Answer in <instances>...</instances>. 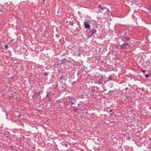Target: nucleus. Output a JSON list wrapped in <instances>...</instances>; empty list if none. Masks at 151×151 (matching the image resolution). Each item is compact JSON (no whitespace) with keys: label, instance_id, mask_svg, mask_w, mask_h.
Masks as SVG:
<instances>
[{"label":"nucleus","instance_id":"nucleus-25","mask_svg":"<svg viewBox=\"0 0 151 151\" xmlns=\"http://www.w3.org/2000/svg\"><path fill=\"white\" fill-rule=\"evenodd\" d=\"M65 146L66 147H67V146H68V145H67V144H65Z\"/></svg>","mask_w":151,"mask_h":151},{"label":"nucleus","instance_id":"nucleus-21","mask_svg":"<svg viewBox=\"0 0 151 151\" xmlns=\"http://www.w3.org/2000/svg\"><path fill=\"white\" fill-rule=\"evenodd\" d=\"M0 6H1L2 7H4V6L3 5H1L0 4Z\"/></svg>","mask_w":151,"mask_h":151},{"label":"nucleus","instance_id":"nucleus-5","mask_svg":"<svg viewBox=\"0 0 151 151\" xmlns=\"http://www.w3.org/2000/svg\"><path fill=\"white\" fill-rule=\"evenodd\" d=\"M83 23L85 29L89 28H90V26L89 24L87 23V22L84 21Z\"/></svg>","mask_w":151,"mask_h":151},{"label":"nucleus","instance_id":"nucleus-27","mask_svg":"<svg viewBox=\"0 0 151 151\" xmlns=\"http://www.w3.org/2000/svg\"><path fill=\"white\" fill-rule=\"evenodd\" d=\"M112 111V110H111V109L110 110V112H111Z\"/></svg>","mask_w":151,"mask_h":151},{"label":"nucleus","instance_id":"nucleus-34","mask_svg":"<svg viewBox=\"0 0 151 151\" xmlns=\"http://www.w3.org/2000/svg\"><path fill=\"white\" fill-rule=\"evenodd\" d=\"M78 106H79V104H78Z\"/></svg>","mask_w":151,"mask_h":151},{"label":"nucleus","instance_id":"nucleus-35","mask_svg":"<svg viewBox=\"0 0 151 151\" xmlns=\"http://www.w3.org/2000/svg\"><path fill=\"white\" fill-rule=\"evenodd\" d=\"M150 8H151V7H150Z\"/></svg>","mask_w":151,"mask_h":151},{"label":"nucleus","instance_id":"nucleus-19","mask_svg":"<svg viewBox=\"0 0 151 151\" xmlns=\"http://www.w3.org/2000/svg\"><path fill=\"white\" fill-rule=\"evenodd\" d=\"M44 75L45 76H47V73H45V74H44Z\"/></svg>","mask_w":151,"mask_h":151},{"label":"nucleus","instance_id":"nucleus-33","mask_svg":"<svg viewBox=\"0 0 151 151\" xmlns=\"http://www.w3.org/2000/svg\"><path fill=\"white\" fill-rule=\"evenodd\" d=\"M6 116H7V114H6Z\"/></svg>","mask_w":151,"mask_h":151},{"label":"nucleus","instance_id":"nucleus-1","mask_svg":"<svg viewBox=\"0 0 151 151\" xmlns=\"http://www.w3.org/2000/svg\"><path fill=\"white\" fill-rule=\"evenodd\" d=\"M131 39L130 37H126L125 36H124L121 39L122 41H123L124 43L121 45V47H124L125 46H130L129 44L127 42H130Z\"/></svg>","mask_w":151,"mask_h":151},{"label":"nucleus","instance_id":"nucleus-28","mask_svg":"<svg viewBox=\"0 0 151 151\" xmlns=\"http://www.w3.org/2000/svg\"><path fill=\"white\" fill-rule=\"evenodd\" d=\"M21 116V115H19L18 116V117H20V116Z\"/></svg>","mask_w":151,"mask_h":151},{"label":"nucleus","instance_id":"nucleus-29","mask_svg":"<svg viewBox=\"0 0 151 151\" xmlns=\"http://www.w3.org/2000/svg\"><path fill=\"white\" fill-rule=\"evenodd\" d=\"M110 115H111H111H112V114L111 113V114H110Z\"/></svg>","mask_w":151,"mask_h":151},{"label":"nucleus","instance_id":"nucleus-23","mask_svg":"<svg viewBox=\"0 0 151 151\" xmlns=\"http://www.w3.org/2000/svg\"><path fill=\"white\" fill-rule=\"evenodd\" d=\"M52 100V99H49L48 101H51Z\"/></svg>","mask_w":151,"mask_h":151},{"label":"nucleus","instance_id":"nucleus-11","mask_svg":"<svg viewBox=\"0 0 151 151\" xmlns=\"http://www.w3.org/2000/svg\"><path fill=\"white\" fill-rule=\"evenodd\" d=\"M73 108L74 109L73 111L75 112H76L77 111H78V109H76V107L74 106L73 107Z\"/></svg>","mask_w":151,"mask_h":151},{"label":"nucleus","instance_id":"nucleus-2","mask_svg":"<svg viewBox=\"0 0 151 151\" xmlns=\"http://www.w3.org/2000/svg\"><path fill=\"white\" fill-rule=\"evenodd\" d=\"M96 29H97V28L96 27H94L92 28H91L90 29V30L91 32V34L90 35V37H91V36L95 33L96 31L97 30Z\"/></svg>","mask_w":151,"mask_h":151},{"label":"nucleus","instance_id":"nucleus-4","mask_svg":"<svg viewBox=\"0 0 151 151\" xmlns=\"http://www.w3.org/2000/svg\"><path fill=\"white\" fill-rule=\"evenodd\" d=\"M40 92H39L38 93L37 92H35L33 96V98L34 99H38V97L39 96H40V97H41V96L40 95Z\"/></svg>","mask_w":151,"mask_h":151},{"label":"nucleus","instance_id":"nucleus-6","mask_svg":"<svg viewBox=\"0 0 151 151\" xmlns=\"http://www.w3.org/2000/svg\"><path fill=\"white\" fill-rule=\"evenodd\" d=\"M99 8H100L102 10V11H103L105 9H106L107 10H109V9H107L106 7H101V5H99Z\"/></svg>","mask_w":151,"mask_h":151},{"label":"nucleus","instance_id":"nucleus-20","mask_svg":"<svg viewBox=\"0 0 151 151\" xmlns=\"http://www.w3.org/2000/svg\"><path fill=\"white\" fill-rule=\"evenodd\" d=\"M63 76H61L60 77V80H62L63 78Z\"/></svg>","mask_w":151,"mask_h":151},{"label":"nucleus","instance_id":"nucleus-17","mask_svg":"<svg viewBox=\"0 0 151 151\" xmlns=\"http://www.w3.org/2000/svg\"><path fill=\"white\" fill-rule=\"evenodd\" d=\"M70 101V103H71V105L74 104V103L73 101Z\"/></svg>","mask_w":151,"mask_h":151},{"label":"nucleus","instance_id":"nucleus-15","mask_svg":"<svg viewBox=\"0 0 151 151\" xmlns=\"http://www.w3.org/2000/svg\"><path fill=\"white\" fill-rule=\"evenodd\" d=\"M145 76L146 78H148L149 77V75L148 74H146L145 75Z\"/></svg>","mask_w":151,"mask_h":151},{"label":"nucleus","instance_id":"nucleus-26","mask_svg":"<svg viewBox=\"0 0 151 151\" xmlns=\"http://www.w3.org/2000/svg\"><path fill=\"white\" fill-rule=\"evenodd\" d=\"M128 89V88H127H127H125V90H127V89Z\"/></svg>","mask_w":151,"mask_h":151},{"label":"nucleus","instance_id":"nucleus-13","mask_svg":"<svg viewBox=\"0 0 151 151\" xmlns=\"http://www.w3.org/2000/svg\"><path fill=\"white\" fill-rule=\"evenodd\" d=\"M141 71L144 73L146 72V71L145 70H142Z\"/></svg>","mask_w":151,"mask_h":151},{"label":"nucleus","instance_id":"nucleus-22","mask_svg":"<svg viewBox=\"0 0 151 151\" xmlns=\"http://www.w3.org/2000/svg\"><path fill=\"white\" fill-rule=\"evenodd\" d=\"M32 148L34 150H35V147H32Z\"/></svg>","mask_w":151,"mask_h":151},{"label":"nucleus","instance_id":"nucleus-9","mask_svg":"<svg viewBox=\"0 0 151 151\" xmlns=\"http://www.w3.org/2000/svg\"><path fill=\"white\" fill-rule=\"evenodd\" d=\"M68 97L69 98L68 100H69V101H72V100H73V99H74L73 96H69Z\"/></svg>","mask_w":151,"mask_h":151},{"label":"nucleus","instance_id":"nucleus-12","mask_svg":"<svg viewBox=\"0 0 151 151\" xmlns=\"http://www.w3.org/2000/svg\"><path fill=\"white\" fill-rule=\"evenodd\" d=\"M49 94H50V93H47V95H46V98H49Z\"/></svg>","mask_w":151,"mask_h":151},{"label":"nucleus","instance_id":"nucleus-24","mask_svg":"<svg viewBox=\"0 0 151 151\" xmlns=\"http://www.w3.org/2000/svg\"><path fill=\"white\" fill-rule=\"evenodd\" d=\"M5 47H8V46L6 45H5Z\"/></svg>","mask_w":151,"mask_h":151},{"label":"nucleus","instance_id":"nucleus-18","mask_svg":"<svg viewBox=\"0 0 151 151\" xmlns=\"http://www.w3.org/2000/svg\"><path fill=\"white\" fill-rule=\"evenodd\" d=\"M56 38H57L58 39V38L59 37V36L58 35H56Z\"/></svg>","mask_w":151,"mask_h":151},{"label":"nucleus","instance_id":"nucleus-30","mask_svg":"<svg viewBox=\"0 0 151 151\" xmlns=\"http://www.w3.org/2000/svg\"><path fill=\"white\" fill-rule=\"evenodd\" d=\"M99 140V139H97V140Z\"/></svg>","mask_w":151,"mask_h":151},{"label":"nucleus","instance_id":"nucleus-3","mask_svg":"<svg viewBox=\"0 0 151 151\" xmlns=\"http://www.w3.org/2000/svg\"><path fill=\"white\" fill-rule=\"evenodd\" d=\"M97 79L99 80L98 82V84L102 83L104 81V79L103 76H99L97 78Z\"/></svg>","mask_w":151,"mask_h":151},{"label":"nucleus","instance_id":"nucleus-14","mask_svg":"<svg viewBox=\"0 0 151 151\" xmlns=\"http://www.w3.org/2000/svg\"><path fill=\"white\" fill-rule=\"evenodd\" d=\"M108 79H109L110 80H111L112 79V76H110L108 77Z\"/></svg>","mask_w":151,"mask_h":151},{"label":"nucleus","instance_id":"nucleus-31","mask_svg":"<svg viewBox=\"0 0 151 151\" xmlns=\"http://www.w3.org/2000/svg\"><path fill=\"white\" fill-rule=\"evenodd\" d=\"M1 12H2V10H1Z\"/></svg>","mask_w":151,"mask_h":151},{"label":"nucleus","instance_id":"nucleus-10","mask_svg":"<svg viewBox=\"0 0 151 151\" xmlns=\"http://www.w3.org/2000/svg\"><path fill=\"white\" fill-rule=\"evenodd\" d=\"M61 100H58L56 101L55 103L56 104H59L61 103Z\"/></svg>","mask_w":151,"mask_h":151},{"label":"nucleus","instance_id":"nucleus-32","mask_svg":"<svg viewBox=\"0 0 151 151\" xmlns=\"http://www.w3.org/2000/svg\"><path fill=\"white\" fill-rule=\"evenodd\" d=\"M114 52V51H113L112 52Z\"/></svg>","mask_w":151,"mask_h":151},{"label":"nucleus","instance_id":"nucleus-16","mask_svg":"<svg viewBox=\"0 0 151 151\" xmlns=\"http://www.w3.org/2000/svg\"><path fill=\"white\" fill-rule=\"evenodd\" d=\"M129 96H126V98L127 99H129Z\"/></svg>","mask_w":151,"mask_h":151},{"label":"nucleus","instance_id":"nucleus-7","mask_svg":"<svg viewBox=\"0 0 151 151\" xmlns=\"http://www.w3.org/2000/svg\"><path fill=\"white\" fill-rule=\"evenodd\" d=\"M104 48H99V51H100L102 53H104L105 52V50Z\"/></svg>","mask_w":151,"mask_h":151},{"label":"nucleus","instance_id":"nucleus-8","mask_svg":"<svg viewBox=\"0 0 151 151\" xmlns=\"http://www.w3.org/2000/svg\"><path fill=\"white\" fill-rule=\"evenodd\" d=\"M61 61H62V62L63 63H65L68 62L67 60L65 58H63Z\"/></svg>","mask_w":151,"mask_h":151}]
</instances>
